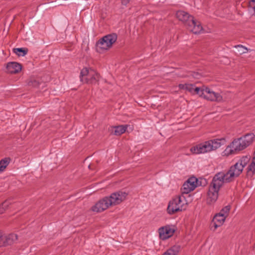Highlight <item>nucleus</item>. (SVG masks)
I'll return each instance as SVG.
<instances>
[{"instance_id":"f257e3e1","label":"nucleus","mask_w":255,"mask_h":255,"mask_svg":"<svg viewBox=\"0 0 255 255\" xmlns=\"http://www.w3.org/2000/svg\"><path fill=\"white\" fill-rule=\"evenodd\" d=\"M179 89L185 90L193 94H197L201 98L210 101L221 102L223 101L222 96L220 93L216 92L205 86L196 87L193 84H179Z\"/></svg>"},{"instance_id":"f03ea898","label":"nucleus","mask_w":255,"mask_h":255,"mask_svg":"<svg viewBox=\"0 0 255 255\" xmlns=\"http://www.w3.org/2000/svg\"><path fill=\"white\" fill-rule=\"evenodd\" d=\"M226 142L224 138L209 140L199 143L190 148L193 154H204L215 150Z\"/></svg>"},{"instance_id":"7ed1b4c3","label":"nucleus","mask_w":255,"mask_h":255,"mask_svg":"<svg viewBox=\"0 0 255 255\" xmlns=\"http://www.w3.org/2000/svg\"><path fill=\"white\" fill-rule=\"evenodd\" d=\"M176 17L186 25L187 29L194 33H200L203 28L200 22L196 21L193 17L187 12L179 10L176 12Z\"/></svg>"},{"instance_id":"20e7f679","label":"nucleus","mask_w":255,"mask_h":255,"mask_svg":"<svg viewBox=\"0 0 255 255\" xmlns=\"http://www.w3.org/2000/svg\"><path fill=\"white\" fill-rule=\"evenodd\" d=\"M187 201L183 195L176 196L170 200L167 208V212L173 215L186 209Z\"/></svg>"},{"instance_id":"39448f33","label":"nucleus","mask_w":255,"mask_h":255,"mask_svg":"<svg viewBox=\"0 0 255 255\" xmlns=\"http://www.w3.org/2000/svg\"><path fill=\"white\" fill-rule=\"evenodd\" d=\"M239 171L238 163L237 162L230 167L228 172H219L214 176L213 179L223 186L225 183L229 182L234 180L235 177L238 175Z\"/></svg>"},{"instance_id":"423d86ee","label":"nucleus","mask_w":255,"mask_h":255,"mask_svg":"<svg viewBox=\"0 0 255 255\" xmlns=\"http://www.w3.org/2000/svg\"><path fill=\"white\" fill-rule=\"evenodd\" d=\"M117 40V35L116 33L108 34L103 37L97 43V51L102 52L109 50Z\"/></svg>"},{"instance_id":"0eeeda50","label":"nucleus","mask_w":255,"mask_h":255,"mask_svg":"<svg viewBox=\"0 0 255 255\" xmlns=\"http://www.w3.org/2000/svg\"><path fill=\"white\" fill-rule=\"evenodd\" d=\"M230 210V206H227L224 207L219 213L215 215L211 224V228L213 231H215L218 228L221 227L224 224L226 219L229 215Z\"/></svg>"},{"instance_id":"6e6552de","label":"nucleus","mask_w":255,"mask_h":255,"mask_svg":"<svg viewBox=\"0 0 255 255\" xmlns=\"http://www.w3.org/2000/svg\"><path fill=\"white\" fill-rule=\"evenodd\" d=\"M221 187L222 186L219 183L213 179L207 192L206 201L208 204H213L216 201L218 197L219 191Z\"/></svg>"},{"instance_id":"1a4fd4ad","label":"nucleus","mask_w":255,"mask_h":255,"mask_svg":"<svg viewBox=\"0 0 255 255\" xmlns=\"http://www.w3.org/2000/svg\"><path fill=\"white\" fill-rule=\"evenodd\" d=\"M81 81L89 84H95L99 79V75L92 69L83 68L80 73Z\"/></svg>"},{"instance_id":"9d476101","label":"nucleus","mask_w":255,"mask_h":255,"mask_svg":"<svg viewBox=\"0 0 255 255\" xmlns=\"http://www.w3.org/2000/svg\"><path fill=\"white\" fill-rule=\"evenodd\" d=\"M128 196L127 193L124 191H117L106 196L111 207L119 205L124 201Z\"/></svg>"},{"instance_id":"9b49d317","label":"nucleus","mask_w":255,"mask_h":255,"mask_svg":"<svg viewBox=\"0 0 255 255\" xmlns=\"http://www.w3.org/2000/svg\"><path fill=\"white\" fill-rule=\"evenodd\" d=\"M176 231V228L172 225H167L159 228L158 230L159 238L162 240L171 237Z\"/></svg>"},{"instance_id":"f8f14e48","label":"nucleus","mask_w":255,"mask_h":255,"mask_svg":"<svg viewBox=\"0 0 255 255\" xmlns=\"http://www.w3.org/2000/svg\"><path fill=\"white\" fill-rule=\"evenodd\" d=\"M198 185V180L195 177H191L188 178L184 183L181 189L182 195L188 194L193 191Z\"/></svg>"},{"instance_id":"ddd939ff","label":"nucleus","mask_w":255,"mask_h":255,"mask_svg":"<svg viewBox=\"0 0 255 255\" xmlns=\"http://www.w3.org/2000/svg\"><path fill=\"white\" fill-rule=\"evenodd\" d=\"M110 207L108 198L105 197L99 200L91 207V210L93 212L99 213L104 211Z\"/></svg>"},{"instance_id":"4468645a","label":"nucleus","mask_w":255,"mask_h":255,"mask_svg":"<svg viewBox=\"0 0 255 255\" xmlns=\"http://www.w3.org/2000/svg\"><path fill=\"white\" fill-rule=\"evenodd\" d=\"M239 151V138L234 139L223 152V156H228L237 154Z\"/></svg>"},{"instance_id":"2eb2a0df","label":"nucleus","mask_w":255,"mask_h":255,"mask_svg":"<svg viewBox=\"0 0 255 255\" xmlns=\"http://www.w3.org/2000/svg\"><path fill=\"white\" fill-rule=\"evenodd\" d=\"M255 139V135L249 133L240 137V150H243L251 145Z\"/></svg>"},{"instance_id":"dca6fc26","label":"nucleus","mask_w":255,"mask_h":255,"mask_svg":"<svg viewBox=\"0 0 255 255\" xmlns=\"http://www.w3.org/2000/svg\"><path fill=\"white\" fill-rule=\"evenodd\" d=\"M22 69L20 64L16 62H8L6 64V72L9 74H16L19 73Z\"/></svg>"},{"instance_id":"f3484780","label":"nucleus","mask_w":255,"mask_h":255,"mask_svg":"<svg viewBox=\"0 0 255 255\" xmlns=\"http://www.w3.org/2000/svg\"><path fill=\"white\" fill-rule=\"evenodd\" d=\"M4 239L5 240V246L10 245L15 243L17 240V235L14 234L4 235Z\"/></svg>"},{"instance_id":"a211bd4d","label":"nucleus","mask_w":255,"mask_h":255,"mask_svg":"<svg viewBox=\"0 0 255 255\" xmlns=\"http://www.w3.org/2000/svg\"><path fill=\"white\" fill-rule=\"evenodd\" d=\"M127 125H121L113 127L112 128V132L115 135H120L126 131L127 128Z\"/></svg>"},{"instance_id":"6ab92c4d","label":"nucleus","mask_w":255,"mask_h":255,"mask_svg":"<svg viewBox=\"0 0 255 255\" xmlns=\"http://www.w3.org/2000/svg\"><path fill=\"white\" fill-rule=\"evenodd\" d=\"M247 175L252 177L255 174V160H252V162L247 168Z\"/></svg>"},{"instance_id":"aec40b11","label":"nucleus","mask_w":255,"mask_h":255,"mask_svg":"<svg viewBox=\"0 0 255 255\" xmlns=\"http://www.w3.org/2000/svg\"><path fill=\"white\" fill-rule=\"evenodd\" d=\"M179 246H174L168 249L162 255H177L179 251Z\"/></svg>"},{"instance_id":"412c9836","label":"nucleus","mask_w":255,"mask_h":255,"mask_svg":"<svg viewBox=\"0 0 255 255\" xmlns=\"http://www.w3.org/2000/svg\"><path fill=\"white\" fill-rule=\"evenodd\" d=\"M13 52L18 56H24L27 54L28 49L24 48H17L13 49Z\"/></svg>"},{"instance_id":"4be33fe9","label":"nucleus","mask_w":255,"mask_h":255,"mask_svg":"<svg viewBox=\"0 0 255 255\" xmlns=\"http://www.w3.org/2000/svg\"><path fill=\"white\" fill-rule=\"evenodd\" d=\"M39 80L34 77H30L27 81V84L29 86L37 87L39 85Z\"/></svg>"},{"instance_id":"5701e85b","label":"nucleus","mask_w":255,"mask_h":255,"mask_svg":"<svg viewBox=\"0 0 255 255\" xmlns=\"http://www.w3.org/2000/svg\"><path fill=\"white\" fill-rule=\"evenodd\" d=\"M9 158H4L0 161V173L3 171L9 163Z\"/></svg>"},{"instance_id":"b1692460","label":"nucleus","mask_w":255,"mask_h":255,"mask_svg":"<svg viewBox=\"0 0 255 255\" xmlns=\"http://www.w3.org/2000/svg\"><path fill=\"white\" fill-rule=\"evenodd\" d=\"M250 159L251 157L249 155L243 156L240 160V165L244 167L249 162Z\"/></svg>"},{"instance_id":"393cba45","label":"nucleus","mask_w":255,"mask_h":255,"mask_svg":"<svg viewBox=\"0 0 255 255\" xmlns=\"http://www.w3.org/2000/svg\"><path fill=\"white\" fill-rule=\"evenodd\" d=\"M10 200H6L0 205V214L3 213L10 204Z\"/></svg>"},{"instance_id":"a878e982","label":"nucleus","mask_w":255,"mask_h":255,"mask_svg":"<svg viewBox=\"0 0 255 255\" xmlns=\"http://www.w3.org/2000/svg\"><path fill=\"white\" fill-rule=\"evenodd\" d=\"M249 10L252 14H255V0H251L249 1Z\"/></svg>"},{"instance_id":"bb28decb","label":"nucleus","mask_w":255,"mask_h":255,"mask_svg":"<svg viewBox=\"0 0 255 255\" xmlns=\"http://www.w3.org/2000/svg\"><path fill=\"white\" fill-rule=\"evenodd\" d=\"M4 235L0 233V247L5 246V242H4Z\"/></svg>"},{"instance_id":"cd10ccee","label":"nucleus","mask_w":255,"mask_h":255,"mask_svg":"<svg viewBox=\"0 0 255 255\" xmlns=\"http://www.w3.org/2000/svg\"><path fill=\"white\" fill-rule=\"evenodd\" d=\"M249 50L247 48L240 45V54L241 53H247Z\"/></svg>"},{"instance_id":"c85d7f7f","label":"nucleus","mask_w":255,"mask_h":255,"mask_svg":"<svg viewBox=\"0 0 255 255\" xmlns=\"http://www.w3.org/2000/svg\"><path fill=\"white\" fill-rule=\"evenodd\" d=\"M123 5H126L130 1V0H121Z\"/></svg>"},{"instance_id":"c756f323","label":"nucleus","mask_w":255,"mask_h":255,"mask_svg":"<svg viewBox=\"0 0 255 255\" xmlns=\"http://www.w3.org/2000/svg\"><path fill=\"white\" fill-rule=\"evenodd\" d=\"M240 172H242V169H240Z\"/></svg>"}]
</instances>
